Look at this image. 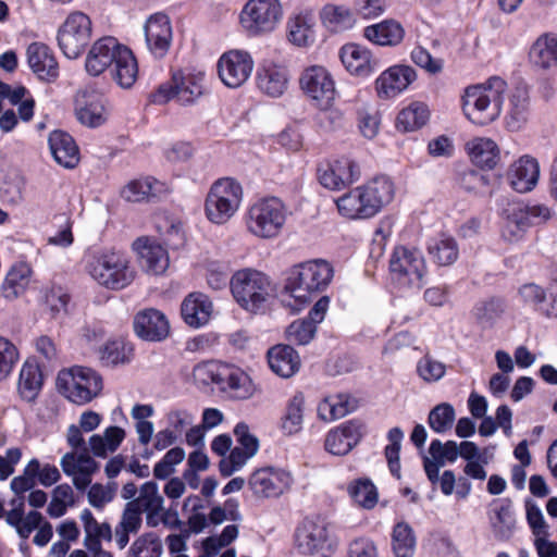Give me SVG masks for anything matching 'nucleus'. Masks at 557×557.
Returning <instances> with one entry per match:
<instances>
[{
    "mask_svg": "<svg viewBox=\"0 0 557 557\" xmlns=\"http://www.w3.org/2000/svg\"><path fill=\"white\" fill-rule=\"evenodd\" d=\"M88 274L101 286L120 290L133 283L136 270L129 258L117 250L96 249L85 256Z\"/></svg>",
    "mask_w": 557,
    "mask_h": 557,
    "instance_id": "obj_3",
    "label": "nucleus"
},
{
    "mask_svg": "<svg viewBox=\"0 0 557 557\" xmlns=\"http://www.w3.org/2000/svg\"><path fill=\"white\" fill-rule=\"evenodd\" d=\"M392 546L396 557H412L416 550V536L406 522H398L392 533Z\"/></svg>",
    "mask_w": 557,
    "mask_h": 557,
    "instance_id": "obj_53",
    "label": "nucleus"
},
{
    "mask_svg": "<svg viewBox=\"0 0 557 557\" xmlns=\"http://www.w3.org/2000/svg\"><path fill=\"white\" fill-rule=\"evenodd\" d=\"M62 393L73 403L84 405L99 395L102 377L91 368L75 366L61 371L57 379Z\"/></svg>",
    "mask_w": 557,
    "mask_h": 557,
    "instance_id": "obj_11",
    "label": "nucleus"
},
{
    "mask_svg": "<svg viewBox=\"0 0 557 557\" xmlns=\"http://www.w3.org/2000/svg\"><path fill=\"white\" fill-rule=\"evenodd\" d=\"M271 370L282 377L294 375L300 366L297 351L288 345H276L268 351Z\"/></svg>",
    "mask_w": 557,
    "mask_h": 557,
    "instance_id": "obj_38",
    "label": "nucleus"
},
{
    "mask_svg": "<svg viewBox=\"0 0 557 557\" xmlns=\"http://www.w3.org/2000/svg\"><path fill=\"white\" fill-rule=\"evenodd\" d=\"M333 277L332 265L321 259L295 265L286 280L285 292L297 305L304 306L311 297L323 292Z\"/></svg>",
    "mask_w": 557,
    "mask_h": 557,
    "instance_id": "obj_5",
    "label": "nucleus"
},
{
    "mask_svg": "<svg viewBox=\"0 0 557 557\" xmlns=\"http://www.w3.org/2000/svg\"><path fill=\"white\" fill-rule=\"evenodd\" d=\"M454 420V407L448 403H442L430 411L428 423L435 433L441 434L451 429Z\"/></svg>",
    "mask_w": 557,
    "mask_h": 557,
    "instance_id": "obj_58",
    "label": "nucleus"
},
{
    "mask_svg": "<svg viewBox=\"0 0 557 557\" xmlns=\"http://www.w3.org/2000/svg\"><path fill=\"white\" fill-rule=\"evenodd\" d=\"M351 408L348 405L347 397L344 395L325 397L318 405V417L326 422L341 419L349 413Z\"/></svg>",
    "mask_w": 557,
    "mask_h": 557,
    "instance_id": "obj_56",
    "label": "nucleus"
},
{
    "mask_svg": "<svg viewBox=\"0 0 557 557\" xmlns=\"http://www.w3.org/2000/svg\"><path fill=\"white\" fill-rule=\"evenodd\" d=\"M253 60L245 50L224 52L218 61V74L222 83L230 88L242 86L251 75Z\"/></svg>",
    "mask_w": 557,
    "mask_h": 557,
    "instance_id": "obj_18",
    "label": "nucleus"
},
{
    "mask_svg": "<svg viewBox=\"0 0 557 557\" xmlns=\"http://www.w3.org/2000/svg\"><path fill=\"white\" fill-rule=\"evenodd\" d=\"M137 251L140 265L151 274H162L169 267V256L166 250L156 240L150 238H138L133 244Z\"/></svg>",
    "mask_w": 557,
    "mask_h": 557,
    "instance_id": "obj_30",
    "label": "nucleus"
},
{
    "mask_svg": "<svg viewBox=\"0 0 557 557\" xmlns=\"http://www.w3.org/2000/svg\"><path fill=\"white\" fill-rule=\"evenodd\" d=\"M230 287L237 304L251 312H257L264 307L271 292L269 277L252 269L235 272L231 277Z\"/></svg>",
    "mask_w": 557,
    "mask_h": 557,
    "instance_id": "obj_8",
    "label": "nucleus"
},
{
    "mask_svg": "<svg viewBox=\"0 0 557 557\" xmlns=\"http://www.w3.org/2000/svg\"><path fill=\"white\" fill-rule=\"evenodd\" d=\"M428 273L422 252L413 247L398 246L389 259V274L399 289H420Z\"/></svg>",
    "mask_w": 557,
    "mask_h": 557,
    "instance_id": "obj_7",
    "label": "nucleus"
},
{
    "mask_svg": "<svg viewBox=\"0 0 557 557\" xmlns=\"http://www.w3.org/2000/svg\"><path fill=\"white\" fill-rule=\"evenodd\" d=\"M347 493L352 502L363 509H373L377 504V490L368 478L351 481L347 486Z\"/></svg>",
    "mask_w": 557,
    "mask_h": 557,
    "instance_id": "obj_50",
    "label": "nucleus"
},
{
    "mask_svg": "<svg viewBox=\"0 0 557 557\" xmlns=\"http://www.w3.org/2000/svg\"><path fill=\"white\" fill-rule=\"evenodd\" d=\"M288 218L287 206L277 197L268 196L252 201L246 209L244 222L248 233L260 239L281 235Z\"/></svg>",
    "mask_w": 557,
    "mask_h": 557,
    "instance_id": "obj_4",
    "label": "nucleus"
},
{
    "mask_svg": "<svg viewBox=\"0 0 557 557\" xmlns=\"http://www.w3.org/2000/svg\"><path fill=\"white\" fill-rule=\"evenodd\" d=\"M539 177V162L530 156H523L515 161L507 173L509 185L518 193L531 191L536 186Z\"/></svg>",
    "mask_w": 557,
    "mask_h": 557,
    "instance_id": "obj_29",
    "label": "nucleus"
},
{
    "mask_svg": "<svg viewBox=\"0 0 557 557\" xmlns=\"http://www.w3.org/2000/svg\"><path fill=\"white\" fill-rule=\"evenodd\" d=\"M299 84L301 90L323 110L321 117L335 126L341 120V114L327 111L336 95L335 84L329 71L321 65L308 66L301 73Z\"/></svg>",
    "mask_w": 557,
    "mask_h": 557,
    "instance_id": "obj_9",
    "label": "nucleus"
},
{
    "mask_svg": "<svg viewBox=\"0 0 557 557\" xmlns=\"http://www.w3.org/2000/svg\"><path fill=\"white\" fill-rule=\"evenodd\" d=\"M293 484L290 471L271 466L255 470L248 479V486L258 499L277 498L287 493Z\"/></svg>",
    "mask_w": 557,
    "mask_h": 557,
    "instance_id": "obj_14",
    "label": "nucleus"
},
{
    "mask_svg": "<svg viewBox=\"0 0 557 557\" xmlns=\"http://www.w3.org/2000/svg\"><path fill=\"white\" fill-rule=\"evenodd\" d=\"M364 37L379 46H396L405 35L403 26L394 20H385L380 23L367 26L363 30Z\"/></svg>",
    "mask_w": 557,
    "mask_h": 557,
    "instance_id": "obj_41",
    "label": "nucleus"
},
{
    "mask_svg": "<svg viewBox=\"0 0 557 557\" xmlns=\"http://www.w3.org/2000/svg\"><path fill=\"white\" fill-rule=\"evenodd\" d=\"M504 225L502 237L509 243H518L529 227L545 222L550 218V210L543 205H524L509 202L503 210Z\"/></svg>",
    "mask_w": 557,
    "mask_h": 557,
    "instance_id": "obj_10",
    "label": "nucleus"
},
{
    "mask_svg": "<svg viewBox=\"0 0 557 557\" xmlns=\"http://www.w3.org/2000/svg\"><path fill=\"white\" fill-rule=\"evenodd\" d=\"M125 48L117 39L111 36L98 39L87 54L85 62L86 71L92 76L102 74L112 66L120 51Z\"/></svg>",
    "mask_w": 557,
    "mask_h": 557,
    "instance_id": "obj_22",
    "label": "nucleus"
},
{
    "mask_svg": "<svg viewBox=\"0 0 557 557\" xmlns=\"http://www.w3.org/2000/svg\"><path fill=\"white\" fill-rule=\"evenodd\" d=\"M339 57L345 69L359 77H368L377 67V61L372 58L370 50L357 44L343 46Z\"/></svg>",
    "mask_w": 557,
    "mask_h": 557,
    "instance_id": "obj_31",
    "label": "nucleus"
},
{
    "mask_svg": "<svg viewBox=\"0 0 557 557\" xmlns=\"http://www.w3.org/2000/svg\"><path fill=\"white\" fill-rule=\"evenodd\" d=\"M488 520L495 536L508 540L516 525L512 502L509 498L495 499L491 504Z\"/></svg>",
    "mask_w": 557,
    "mask_h": 557,
    "instance_id": "obj_33",
    "label": "nucleus"
},
{
    "mask_svg": "<svg viewBox=\"0 0 557 557\" xmlns=\"http://www.w3.org/2000/svg\"><path fill=\"white\" fill-rule=\"evenodd\" d=\"M143 515L152 509H163L164 499L156 482L149 481L140 486L139 495L129 502Z\"/></svg>",
    "mask_w": 557,
    "mask_h": 557,
    "instance_id": "obj_55",
    "label": "nucleus"
},
{
    "mask_svg": "<svg viewBox=\"0 0 557 557\" xmlns=\"http://www.w3.org/2000/svg\"><path fill=\"white\" fill-rule=\"evenodd\" d=\"M467 149L472 162L480 168L491 170L499 160V149L490 138H474L467 144Z\"/></svg>",
    "mask_w": 557,
    "mask_h": 557,
    "instance_id": "obj_44",
    "label": "nucleus"
},
{
    "mask_svg": "<svg viewBox=\"0 0 557 557\" xmlns=\"http://www.w3.org/2000/svg\"><path fill=\"white\" fill-rule=\"evenodd\" d=\"M416 71L409 65H394L375 79V90L381 99L398 96L416 79Z\"/></svg>",
    "mask_w": 557,
    "mask_h": 557,
    "instance_id": "obj_23",
    "label": "nucleus"
},
{
    "mask_svg": "<svg viewBox=\"0 0 557 557\" xmlns=\"http://www.w3.org/2000/svg\"><path fill=\"white\" fill-rule=\"evenodd\" d=\"M132 352L133 348L124 341H110L101 351V360L108 366L126 363L131 360Z\"/></svg>",
    "mask_w": 557,
    "mask_h": 557,
    "instance_id": "obj_59",
    "label": "nucleus"
},
{
    "mask_svg": "<svg viewBox=\"0 0 557 557\" xmlns=\"http://www.w3.org/2000/svg\"><path fill=\"white\" fill-rule=\"evenodd\" d=\"M113 81L122 88L134 85L138 75V65L133 52L126 47L109 69Z\"/></svg>",
    "mask_w": 557,
    "mask_h": 557,
    "instance_id": "obj_43",
    "label": "nucleus"
},
{
    "mask_svg": "<svg viewBox=\"0 0 557 557\" xmlns=\"http://www.w3.org/2000/svg\"><path fill=\"white\" fill-rule=\"evenodd\" d=\"M61 467L66 475L73 478V484L78 491H85L90 485L92 474L99 469L87 448L66 453L61 459Z\"/></svg>",
    "mask_w": 557,
    "mask_h": 557,
    "instance_id": "obj_20",
    "label": "nucleus"
},
{
    "mask_svg": "<svg viewBox=\"0 0 557 557\" xmlns=\"http://www.w3.org/2000/svg\"><path fill=\"white\" fill-rule=\"evenodd\" d=\"M143 523L141 513L131 503H127L120 522L114 530L116 545L120 549H124L128 542L129 535L137 533Z\"/></svg>",
    "mask_w": 557,
    "mask_h": 557,
    "instance_id": "obj_46",
    "label": "nucleus"
},
{
    "mask_svg": "<svg viewBox=\"0 0 557 557\" xmlns=\"http://www.w3.org/2000/svg\"><path fill=\"white\" fill-rule=\"evenodd\" d=\"M507 82L491 76L484 83L469 86L462 96V111L472 123L486 125L497 120L503 110Z\"/></svg>",
    "mask_w": 557,
    "mask_h": 557,
    "instance_id": "obj_2",
    "label": "nucleus"
},
{
    "mask_svg": "<svg viewBox=\"0 0 557 557\" xmlns=\"http://www.w3.org/2000/svg\"><path fill=\"white\" fill-rule=\"evenodd\" d=\"M219 388L235 399H247L253 394V384L249 375L238 367L227 364L222 373Z\"/></svg>",
    "mask_w": 557,
    "mask_h": 557,
    "instance_id": "obj_35",
    "label": "nucleus"
},
{
    "mask_svg": "<svg viewBox=\"0 0 557 557\" xmlns=\"http://www.w3.org/2000/svg\"><path fill=\"white\" fill-rule=\"evenodd\" d=\"M305 405L306 400L301 392H297L287 400L278 423L284 435L292 436L302 430Z\"/></svg>",
    "mask_w": 557,
    "mask_h": 557,
    "instance_id": "obj_40",
    "label": "nucleus"
},
{
    "mask_svg": "<svg viewBox=\"0 0 557 557\" xmlns=\"http://www.w3.org/2000/svg\"><path fill=\"white\" fill-rule=\"evenodd\" d=\"M158 232L164 237L168 245L178 248L185 242V232L181 221L175 219H162L157 222Z\"/></svg>",
    "mask_w": 557,
    "mask_h": 557,
    "instance_id": "obj_64",
    "label": "nucleus"
},
{
    "mask_svg": "<svg viewBox=\"0 0 557 557\" xmlns=\"http://www.w3.org/2000/svg\"><path fill=\"white\" fill-rule=\"evenodd\" d=\"M44 384L40 367L35 360H26L20 371L17 391L25 401H34Z\"/></svg>",
    "mask_w": 557,
    "mask_h": 557,
    "instance_id": "obj_39",
    "label": "nucleus"
},
{
    "mask_svg": "<svg viewBox=\"0 0 557 557\" xmlns=\"http://www.w3.org/2000/svg\"><path fill=\"white\" fill-rule=\"evenodd\" d=\"M428 253L431 260L440 267L453 264L459 255L456 240L446 235L432 238L428 243Z\"/></svg>",
    "mask_w": 557,
    "mask_h": 557,
    "instance_id": "obj_47",
    "label": "nucleus"
},
{
    "mask_svg": "<svg viewBox=\"0 0 557 557\" xmlns=\"http://www.w3.org/2000/svg\"><path fill=\"white\" fill-rule=\"evenodd\" d=\"M145 36L151 53L162 58L172 41V27L169 17L162 13L151 15L145 25Z\"/></svg>",
    "mask_w": 557,
    "mask_h": 557,
    "instance_id": "obj_26",
    "label": "nucleus"
},
{
    "mask_svg": "<svg viewBox=\"0 0 557 557\" xmlns=\"http://www.w3.org/2000/svg\"><path fill=\"white\" fill-rule=\"evenodd\" d=\"M530 60L543 69L557 66V36L544 34L540 36L530 49Z\"/></svg>",
    "mask_w": 557,
    "mask_h": 557,
    "instance_id": "obj_45",
    "label": "nucleus"
},
{
    "mask_svg": "<svg viewBox=\"0 0 557 557\" xmlns=\"http://www.w3.org/2000/svg\"><path fill=\"white\" fill-rule=\"evenodd\" d=\"M203 75L198 74H174L172 81L162 84L151 95L153 103L163 104L169 100L176 99L182 104L194 103L203 92Z\"/></svg>",
    "mask_w": 557,
    "mask_h": 557,
    "instance_id": "obj_16",
    "label": "nucleus"
},
{
    "mask_svg": "<svg viewBox=\"0 0 557 557\" xmlns=\"http://www.w3.org/2000/svg\"><path fill=\"white\" fill-rule=\"evenodd\" d=\"M295 542L301 554L321 557H327L337 545L324 521L308 518L298 525Z\"/></svg>",
    "mask_w": 557,
    "mask_h": 557,
    "instance_id": "obj_15",
    "label": "nucleus"
},
{
    "mask_svg": "<svg viewBox=\"0 0 557 557\" xmlns=\"http://www.w3.org/2000/svg\"><path fill=\"white\" fill-rule=\"evenodd\" d=\"M134 330L143 339L159 342L169 335L170 324L161 311L151 308L136 314Z\"/></svg>",
    "mask_w": 557,
    "mask_h": 557,
    "instance_id": "obj_28",
    "label": "nucleus"
},
{
    "mask_svg": "<svg viewBox=\"0 0 557 557\" xmlns=\"http://www.w3.org/2000/svg\"><path fill=\"white\" fill-rule=\"evenodd\" d=\"M169 191V186L153 177H145L129 182L122 190L127 201L138 202L149 197H157Z\"/></svg>",
    "mask_w": 557,
    "mask_h": 557,
    "instance_id": "obj_42",
    "label": "nucleus"
},
{
    "mask_svg": "<svg viewBox=\"0 0 557 557\" xmlns=\"http://www.w3.org/2000/svg\"><path fill=\"white\" fill-rule=\"evenodd\" d=\"M10 509L5 512V521L13 527L18 536L27 540L36 530L42 520V515L38 511H29L26 516L24 512L25 497L24 495H15L10 502Z\"/></svg>",
    "mask_w": 557,
    "mask_h": 557,
    "instance_id": "obj_32",
    "label": "nucleus"
},
{
    "mask_svg": "<svg viewBox=\"0 0 557 557\" xmlns=\"http://www.w3.org/2000/svg\"><path fill=\"white\" fill-rule=\"evenodd\" d=\"M32 269L28 264L20 262L14 264L8 272L2 293L7 299H15L22 295L30 281Z\"/></svg>",
    "mask_w": 557,
    "mask_h": 557,
    "instance_id": "obj_48",
    "label": "nucleus"
},
{
    "mask_svg": "<svg viewBox=\"0 0 557 557\" xmlns=\"http://www.w3.org/2000/svg\"><path fill=\"white\" fill-rule=\"evenodd\" d=\"M181 312L186 324L198 329L209 322L212 304L205 294L191 293L184 299Z\"/></svg>",
    "mask_w": 557,
    "mask_h": 557,
    "instance_id": "obj_34",
    "label": "nucleus"
},
{
    "mask_svg": "<svg viewBox=\"0 0 557 557\" xmlns=\"http://www.w3.org/2000/svg\"><path fill=\"white\" fill-rule=\"evenodd\" d=\"M243 201V187L232 177L215 181L206 197L205 213L214 224L226 223L239 209Z\"/></svg>",
    "mask_w": 557,
    "mask_h": 557,
    "instance_id": "obj_6",
    "label": "nucleus"
},
{
    "mask_svg": "<svg viewBox=\"0 0 557 557\" xmlns=\"http://www.w3.org/2000/svg\"><path fill=\"white\" fill-rule=\"evenodd\" d=\"M258 89L270 97L276 98L287 89L288 77L284 67L275 64H264L257 72Z\"/></svg>",
    "mask_w": 557,
    "mask_h": 557,
    "instance_id": "obj_36",
    "label": "nucleus"
},
{
    "mask_svg": "<svg viewBox=\"0 0 557 557\" xmlns=\"http://www.w3.org/2000/svg\"><path fill=\"white\" fill-rule=\"evenodd\" d=\"M395 195L392 180L376 176L355 187L335 200L338 213L347 220H367L376 215Z\"/></svg>",
    "mask_w": 557,
    "mask_h": 557,
    "instance_id": "obj_1",
    "label": "nucleus"
},
{
    "mask_svg": "<svg viewBox=\"0 0 557 557\" xmlns=\"http://www.w3.org/2000/svg\"><path fill=\"white\" fill-rule=\"evenodd\" d=\"M49 147L54 160L62 166L73 169L79 161V151L73 137L62 131H54L49 136Z\"/></svg>",
    "mask_w": 557,
    "mask_h": 557,
    "instance_id": "obj_37",
    "label": "nucleus"
},
{
    "mask_svg": "<svg viewBox=\"0 0 557 557\" xmlns=\"http://www.w3.org/2000/svg\"><path fill=\"white\" fill-rule=\"evenodd\" d=\"M163 543L156 532H145L129 546L126 557H162Z\"/></svg>",
    "mask_w": 557,
    "mask_h": 557,
    "instance_id": "obj_52",
    "label": "nucleus"
},
{
    "mask_svg": "<svg viewBox=\"0 0 557 557\" xmlns=\"http://www.w3.org/2000/svg\"><path fill=\"white\" fill-rule=\"evenodd\" d=\"M84 527L85 547H95L101 544V541L110 542L112 540V530L109 523H99L89 509H84L81 513Z\"/></svg>",
    "mask_w": 557,
    "mask_h": 557,
    "instance_id": "obj_49",
    "label": "nucleus"
},
{
    "mask_svg": "<svg viewBox=\"0 0 557 557\" xmlns=\"http://www.w3.org/2000/svg\"><path fill=\"white\" fill-rule=\"evenodd\" d=\"M549 298L544 287L535 283H527L519 287L518 298L524 307L531 308L534 312L548 319L557 318V292L549 284Z\"/></svg>",
    "mask_w": 557,
    "mask_h": 557,
    "instance_id": "obj_24",
    "label": "nucleus"
},
{
    "mask_svg": "<svg viewBox=\"0 0 557 557\" xmlns=\"http://www.w3.org/2000/svg\"><path fill=\"white\" fill-rule=\"evenodd\" d=\"M363 435V423L358 420H349L327 432L324 448L332 455L344 456L361 441Z\"/></svg>",
    "mask_w": 557,
    "mask_h": 557,
    "instance_id": "obj_21",
    "label": "nucleus"
},
{
    "mask_svg": "<svg viewBox=\"0 0 557 557\" xmlns=\"http://www.w3.org/2000/svg\"><path fill=\"white\" fill-rule=\"evenodd\" d=\"M27 63L34 74L45 82H54L59 77V64L52 50L42 42H33L28 46Z\"/></svg>",
    "mask_w": 557,
    "mask_h": 557,
    "instance_id": "obj_27",
    "label": "nucleus"
},
{
    "mask_svg": "<svg viewBox=\"0 0 557 557\" xmlns=\"http://www.w3.org/2000/svg\"><path fill=\"white\" fill-rule=\"evenodd\" d=\"M509 98V115L516 122H521L525 119V113L529 108V94L524 85H517L510 89Z\"/></svg>",
    "mask_w": 557,
    "mask_h": 557,
    "instance_id": "obj_61",
    "label": "nucleus"
},
{
    "mask_svg": "<svg viewBox=\"0 0 557 557\" xmlns=\"http://www.w3.org/2000/svg\"><path fill=\"white\" fill-rule=\"evenodd\" d=\"M323 23L332 32L349 29L355 24L354 13L344 5L327 4L321 14Z\"/></svg>",
    "mask_w": 557,
    "mask_h": 557,
    "instance_id": "obj_54",
    "label": "nucleus"
},
{
    "mask_svg": "<svg viewBox=\"0 0 557 557\" xmlns=\"http://www.w3.org/2000/svg\"><path fill=\"white\" fill-rule=\"evenodd\" d=\"M504 310L505 305L502 299L491 298L478 302L473 309V314L480 323L490 325L502 315Z\"/></svg>",
    "mask_w": 557,
    "mask_h": 557,
    "instance_id": "obj_62",
    "label": "nucleus"
},
{
    "mask_svg": "<svg viewBox=\"0 0 557 557\" xmlns=\"http://www.w3.org/2000/svg\"><path fill=\"white\" fill-rule=\"evenodd\" d=\"M90 37V17L81 11L69 14L58 30L59 47L69 59L79 57L88 46Z\"/></svg>",
    "mask_w": 557,
    "mask_h": 557,
    "instance_id": "obj_13",
    "label": "nucleus"
},
{
    "mask_svg": "<svg viewBox=\"0 0 557 557\" xmlns=\"http://www.w3.org/2000/svg\"><path fill=\"white\" fill-rule=\"evenodd\" d=\"M225 366L226 363L215 361H206L199 363L193 370V377L196 383L203 386L211 384L220 386Z\"/></svg>",
    "mask_w": 557,
    "mask_h": 557,
    "instance_id": "obj_57",
    "label": "nucleus"
},
{
    "mask_svg": "<svg viewBox=\"0 0 557 557\" xmlns=\"http://www.w3.org/2000/svg\"><path fill=\"white\" fill-rule=\"evenodd\" d=\"M110 110L103 95L94 90H83L75 98V115L88 127H99L109 117Z\"/></svg>",
    "mask_w": 557,
    "mask_h": 557,
    "instance_id": "obj_19",
    "label": "nucleus"
},
{
    "mask_svg": "<svg viewBox=\"0 0 557 557\" xmlns=\"http://www.w3.org/2000/svg\"><path fill=\"white\" fill-rule=\"evenodd\" d=\"M317 21L312 10L302 9L294 12L286 23L287 40L300 48L313 45Z\"/></svg>",
    "mask_w": 557,
    "mask_h": 557,
    "instance_id": "obj_25",
    "label": "nucleus"
},
{
    "mask_svg": "<svg viewBox=\"0 0 557 557\" xmlns=\"http://www.w3.org/2000/svg\"><path fill=\"white\" fill-rule=\"evenodd\" d=\"M317 326L307 318L292 322L286 329V338L292 344L307 345L314 336Z\"/></svg>",
    "mask_w": 557,
    "mask_h": 557,
    "instance_id": "obj_60",
    "label": "nucleus"
},
{
    "mask_svg": "<svg viewBox=\"0 0 557 557\" xmlns=\"http://www.w3.org/2000/svg\"><path fill=\"white\" fill-rule=\"evenodd\" d=\"M428 119V107L422 102H412L398 113L396 127L403 132H412L423 126Z\"/></svg>",
    "mask_w": 557,
    "mask_h": 557,
    "instance_id": "obj_51",
    "label": "nucleus"
},
{
    "mask_svg": "<svg viewBox=\"0 0 557 557\" xmlns=\"http://www.w3.org/2000/svg\"><path fill=\"white\" fill-rule=\"evenodd\" d=\"M18 360L17 347L8 338L0 336V381L12 373Z\"/></svg>",
    "mask_w": 557,
    "mask_h": 557,
    "instance_id": "obj_63",
    "label": "nucleus"
},
{
    "mask_svg": "<svg viewBox=\"0 0 557 557\" xmlns=\"http://www.w3.org/2000/svg\"><path fill=\"white\" fill-rule=\"evenodd\" d=\"M283 17L280 0H248L244 5L239 22L250 36L273 32Z\"/></svg>",
    "mask_w": 557,
    "mask_h": 557,
    "instance_id": "obj_12",
    "label": "nucleus"
},
{
    "mask_svg": "<svg viewBox=\"0 0 557 557\" xmlns=\"http://www.w3.org/2000/svg\"><path fill=\"white\" fill-rule=\"evenodd\" d=\"M359 164L348 157L323 162L318 168L319 183L330 190H341L360 178Z\"/></svg>",
    "mask_w": 557,
    "mask_h": 557,
    "instance_id": "obj_17",
    "label": "nucleus"
}]
</instances>
